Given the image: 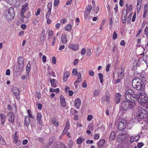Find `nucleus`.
Wrapping results in <instances>:
<instances>
[{"label": "nucleus", "instance_id": "obj_1", "mask_svg": "<svg viewBox=\"0 0 148 148\" xmlns=\"http://www.w3.org/2000/svg\"><path fill=\"white\" fill-rule=\"evenodd\" d=\"M133 87L139 90L138 92H142L144 91L145 85L144 82L138 77L134 78L132 82Z\"/></svg>", "mask_w": 148, "mask_h": 148}, {"label": "nucleus", "instance_id": "obj_2", "mask_svg": "<svg viewBox=\"0 0 148 148\" xmlns=\"http://www.w3.org/2000/svg\"><path fill=\"white\" fill-rule=\"evenodd\" d=\"M15 15L14 10L12 7L9 8L6 10L5 13V17L9 21L12 20Z\"/></svg>", "mask_w": 148, "mask_h": 148}, {"label": "nucleus", "instance_id": "obj_3", "mask_svg": "<svg viewBox=\"0 0 148 148\" xmlns=\"http://www.w3.org/2000/svg\"><path fill=\"white\" fill-rule=\"evenodd\" d=\"M146 93L145 91H142V92H138V96H139L138 102L141 104H145L147 103L148 98L145 96Z\"/></svg>", "mask_w": 148, "mask_h": 148}, {"label": "nucleus", "instance_id": "obj_4", "mask_svg": "<svg viewBox=\"0 0 148 148\" xmlns=\"http://www.w3.org/2000/svg\"><path fill=\"white\" fill-rule=\"evenodd\" d=\"M148 116L147 111L145 109L140 108V110L138 111L137 117L141 119L146 118Z\"/></svg>", "mask_w": 148, "mask_h": 148}, {"label": "nucleus", "instance_id": "obj_5", "mask_svg": "<svg viewBox=\"0 0 148 148\" xmlns=\"http://www.w3.org/2000/svg\"><path fill=\"white\" fill-rule=\"evenodd\" d=\"M134 91L131 89H128L125 92V99L127 101H130L132 100V97Z\"/></svg>", "mask_w": 148, "mask_h": 148}, {"label": "nucleus", "instance_id": "obj_6", "mask_svg": "<svg viewBox=\"0 0 148 148\" xmlns=\"http://www.w3.org/2000/svg\"><path fill=\"white\" fill-rule=\"evenodd\" d=\"M8 121L12 124H13L14 123L15 117L14 114L11 112H9L7 115Z\"/></svg>", "mask_w": 148, "mask_h": 148}, {"label": "nucleus", "instance_id": "obj_7", "mask_svg": "<svg viewBox=\"0 0 148 148\" xmlns=\"http://www.w3.org/2000/svg\"><path fill=\"white\" fill-rule=\"evenodd\" d=\"M128 102L125 100H122L121 103V109L123 110H128Z\"/></svg>", "mask_w": 148, "mask_h": 148}, {"label": "nucleus", "instance_id": "obj_8", "mask_svg": "<svg viewBox=\"0 0 148 148\" xmlns=\"http://www.w3.org/2000/svg\"><path fill=\"white\" fill-rule=\"evenodd\" d=\"M12 90L13 93L17 99H19L20 97L19 95L20 93L19 90L16 87H13L12 89Z\"/></svg>", "mask_w": 148, "mask_h": 148}, {"label": "nucleus", "instance_id": "obj_9", "mask_svg": "<svg viewBox=\"0 0 148 148\" xmlns=\"http://www.w3.org/2000/svg\"><path fill=\"white\" fill-rule=\"evenodd\" d=\"M18 67L20 69H22L24 65V60L22 56H20L18 60Z\"/></svg>", "mask_w": 148, "mask_h": 148}, {"label": "nucleus", "instance_id": "obj_10", "mask_svg": "<svg viewBox=\"0 0 148 148\" xmlns=\"http://www.w3.org/2000/svg\"><path fill=\"white\" fill-rule=\"evenodd\" d=\"M42 117V115L41 113L40 112H38L37 114L36 119L39 124L41 126L43 125V122L41 119Z\"/></svg>", "mask_w": 148, "mask_h": 148}, {"label": "nucleus", "instance_id": "obj_11", "mask_svg": "<svg viewBox=\"0 0 148 148\" xmlns=\"http://www.w3.org/2000/svg\"><path fill=\"white\" fill-rule=\"evenodd\" d=\"M82 81L81 75L80 73H78L77 75V80L74 83V84L76 88L78 86V84Z\"/></svg>", "mask_w": 148, "mask_h": 148}, {"label": "nucleus", "instance_id": "obj_12", "mask_svg": "<svg viewBox=\"0 0 148 148\" xmlns=\"http://www.w3.org/2000/svg\"><path fill=\"white\" fill-rule=\"evenodd\" d=\"M69 48L73 50L77 51L79 49V46L78 45L71 44L69 45Z\"/></svg>", "mask_w": 148, "mask_h": 148}, {"label": "nucleus", "instance_id": "obj_13", "mask_svg": "<svg viewBox=\"0 0 148 148\" xmlns=\"http://www.w3.org/2000/svg\"><path fill=\"white\" fill-rule=\"evenodd\" d=\"M81 105V100L79 98L75 99V106L77 109L79 108Z\"/></svg>", "mask_w": 148, "mask_h": 148}, {"label": "nucleus", "instance_id": "obj_14", "mask_svg": "<svg viewBox=\"0 0 148 148\" xmlns=\"http://www.w3.org/2000/svg\"><path fill=\"white\" fill-rule=\"evenodd\" d=\"M60 98L61 106L63 107H65L66 106V102L65 101V99L64 97L62 95H61L60 96Z\"/></svg>", "mask_w": 148, "mask_h": 148}, {"label": "nucleus", "instance_id": "obj_15", "mask_svg": "<svg viewBox=\"0 0 148 148\" xmlns=\"http://www.w3.org/2000/svg\"><path fill=\"white\" fill-rule=\"evenodd\" d=\"M143 54L144 61L146 63L147 66L148 67V51H146L145 53H143Z\"/></svg>", "mask_w": 148, "mask_h": 148}, {"label": "nucleus", "instance_id": "obj_16", "mask_svg": "<svg viewBox=\"0 0 148 148\" xmlns=\"http://www.w3.org/2000/svg\"><path fill=\"white\" fill-rule=\"evenodd\" d=\"M30 123V120L29 117L28 116H26L24 119L25 125L28 127Z\"/></svg>", "mask_w": 148, "mask_h": 148}, {"label": "nucleus", "instance_id": "obj_17", "mask_svg": "<svg viewBox=\"0 0 148 148\" xmlns=\"http://www.w3.org/2000/svg\"><path fill=\"white\" fill-rule=\"evenodd\" d=\"M0 116L1 123V124L3 125L5 122L6 119V116L3 113H1L0 114Z\"/></svg>", "mask_w": 148, "mask_h": 148}, {"label": "nucleus", "instance_id": "obj_18", "mask_svg": "<svg viewBox=\"0 0 148 148\" xmlns=\"http://www.w3.org/2000/svg\"><path fill=\"white\" fill-rule=\"evenodd\" d=\"M70 73L69 71H67L64 73L63 77V80L64 82L67 81L68 78L70 76Z\"/></svg>", "mask_w": 148, "mask_h": 148}, {"label": "nucleus", "instance_id": "obj_19", "mask_svg": "<svg viewBox=\"0 0 148 148\" xmlns=\"http://www.w3.org/2000/svg\"><path fill=\"white\" fill-rule=\"evenodd\" d=\"M115 101L117 103H119L120 101V94L117 93L115 95Z\"/></svg>", "mask_w": 148, "mask_h": 148}, {"label": "nucleus", "instance_id": "obj_20", "mask_svg": "<svg viewBox=\"0 0 148 148\" xmlns=\"http://www.w3.org/2000/svg\"><path fill=\"white\" fill-rule=\"evenodd\" d=\"M128 110L129 109H132L135 107L136 105V103L134 102L130 101V102H128Z\"/></svg>", "mask_w": 148, "mask_h": 148}, {"label": "nucleus", "instance_id": "obj_21", "mask_svg": "<svg viewBox=\"0 0 148 148\" xmlns=\"http://www.w3.org/2000/svg\"><path fill=\"white\" fill-rule=\"evenodd\" d=\"M137 136L138 137V138L137 139L135 136H132L130 137V142L131 143H132L134 141H137L140 138V136H139V134H138L137 135Z\"/></svg>", "mask_w": 148, "mask_h": 148}, {"label": "nucleus", "instance_id": "obj_22", "mask_svg": "<svg viewBox=\"0 0 148 148\" xmlns=\"http://www.w3.org/2000/svg\"><path fill=\"white\" fill-rule=\"evenodd\" d=\"M61 41L63 44H65L67 42L66 36L65 34H63L62 35Z\"/></svg>", "mask_w": 148, "mask_h": 148}, {"label": "nucleus", "instance_id": "obj_23", "mask_svg": "<svg viewBox=\"0 0 148 148\" xmlns=\"http://www.w3.org/2000/svg\"><path fill=\"white\" fill-rule=\"evenodd\" d=\"M105 143V140L104 139H102L99 141L98 144V147H102Z\"/></svg>", "mask_w": 148, "mask_h": 148}, {"label": "nucleus", "instance_id": "obj_24", "mask_svg": "<svg viewBox=\"0 0 148 148\" xmlns=\"http://www.w3.org/2000/svg\"><path fill=\"white\" fill-rule=\"evenodd\" d=\"M137 95L135 94L134 92V94H133L132 97L134 99V100H133V101H138V99H139V96H138V92H137Z\"/></svg>", "mask_w": 148, "mask_h": 148}, {"label": "nucleus", "instance_id": "obj_25", "mask_svg": "<svg viewBox=\"0 0 148 148\" xmlns=\"http://www.w3.org/2000/svg\"><path fill=\"white\" fill-rule=\"evenodd\" d=\"M127 125V122L125 120H122L121 121V126H122V129L125 128Z\"/></svg>", "mask_w": 148, "mask_h": 148}, {"label": "nucleus", "instance_id": "obj_26", "mask_svg": "<svg viewBox=\"0 0 148 148\" xmlns=\"http://www.w3.org/2000/svg\"><path fill=\"white\" fill-rule=\"evenodd\" d=\"M21 16V20L22 21L25 23H26L29 20L28 18L26 17L24 15Z\"/></svg>", "mask_w": 148, "mask_h": 148}, {"label": "nucleus", "instance_id": "obj_27", "mask_svg": "<svg viewBox=\"0 0 148 148\" xmlns=\"http://www.w3.org/2000/svg\"><path fill=\"white\" fill-rule=\"evenodd\" d=\"M116 137V135L115 133L114 132H112L110 134V136L109 140L110 141H112L114 140Z\"/></svg>", "mask_w": 148, "mask_h": 148}, {"label": "nucleus", "instance_id": "obj_28", "mask_svg": "<svg viewBox=\"0 0 148 148\" xmlns=\"http://www.w3.org/2000/svg\"><path fill=\"white\" fill-rule=\"evenodd\" d=\"M85 140L84 138H83L81 137H79L77 140V144H81Z\"/></svg>", "mask_w": 148, "mask_h": 148}, {"label": "nucleus", "instance_id": "obj_29", "mask_svg": "<svg viewBox=\"0 0 148 148\" xmlns=\"http://www.w3.org/2000/svg\"><path fill=\"white\" fill-rule=\"evenodd\" d=\"M17 132H15L14 133V136L13 137V142L15 143H16L18 140L17 138Z\"/></svg>", "mask_w": 148, "mask_h": 148}, {"label": "nucleus", "instance_id": "obj_30", "mask_svg": "<svg viewBox=\"0 0 148 148\" xmlns=\"http://www.w3.org/2000/svg\"><path fill=\"white\" fill-rule=\"evenodd\" d=\"M70 126V123L69 120H67L66 121V124L65 125V127L64 128V130L66 131L67 132Z\"/></svg>", "mask_w": 148, "mask_h": 148}, {"label": "nucleus", "instance_id": "obj_31", "mask_svg": "<svg viewBox=\"0 0 148 148\" xmlns=\"http://www.w3.org/2000/svg\"><path fill=\"white\" fill-rule=\"evenodd\" d=\"M100 92L99 90L95 89L93 91V96L94 97H97L100 94Z\"/></svg>", "mask_w": 148, "mask_h": 148}, {"label": "nucleus", "instance_id": "obj_32", "mask_svg": "<svg viewBox=\"0 0 148 148\" xmlns=\"http://www.w3.org/2000/svg\"><path fill=\"white\" fill-rule=\"evenodd\" d=\"M106 101L107 103H109L110 102L109 97L108 96H106L105 97H103L102 99V101Z\"/></svg>", "mask_w": 148, "mask_h": 148}, {"label": "nucleus", "instance_id": "obj_33", "mask_svg": "<svg viewBox=\"0 0 148 148\" xmlns=\"http://www.w3.org/2000/svg\"><path fill=\"white\" fill-rule=\"evenodd\" d=\"M60 91L59 88H57L56 89H53L52 88H50L49 89V92H55L56 93H58Z\"/></svg>", "mask_w": 148, "mask_h": 148}, {"label": "nucleus", "instance_id": "obj_34", "mask_svg": "<svg viewBox=\"0 0 148 148\" xmlns=\"http://www.w3.org/2000/svg\"><path fill=\"white\" fill-rule=\"evenodd\" d=\"M50 82L51 86L53 87H56L57 85L56 82V80L53 79L50 80Z\"/></svg>", "mask_w": 148, "mask_h": 148}, {"label": "nucleus", "instance_id": "obj_35", "mask_svg": "<svg viewBox=\"0 0 148 148\" xmlns=\"http://www.w3.org/2000/svg\"><path fill=\"white\" fill-rule=\"evenodd\" d=\"M0 144L5 145H6V143L2 137L0 135Z\"/></svg>", "mask_w": 148, "mask_h": 148}, {"label": "nucleus", "instance_id": "obj_36", "mask_svg": "<svg viewBox=\"0 0 148 148\" xmlns=\"http://www.w3.org/2000/svg\"><path fill=\"white\" fill-rule=\"evenodd\" d=\"M98 77L100 79V81L101 84L103 83V76L101 73H99L98 74Z\"/></svg>", "mask_w": 148, "mask_h": 148}, {"label": "nucleus", "instance_id": "obj_37", "mask_svg": "<svg viewBox=\"0 0 148 148\" xmlns=\"http://www.w3.org/2000/svg\"><path fill=\"white\" fill-rule=\"evenodd\" d=\"M72 27L71 24L67 25L65 27V29L67 31H70L72 29Z\"/></svg>", "mask_w": 148, "mask_h": 148}, {"label": "nucleus", "instance_id": "obj_38", "mask_svg": "<svg viewBox=\"0 0 148 148\" xmlns=\"http://www.w3.org/2000/svg\"><path fill=\"white\" fill-rule=\"evenodd\" d=\"M120 142V139L119 137H118L117 138V141L116 143V145H118L116 147V148H120V143H119Z\"/></svg>", "mask_w": 148, "mask_h": 148}, {"label": "nucleus", "instance_id": "obj_39", "mask_svg": "<svg viewBox=\"0 0 148 148\" xmlns=\"http://www.w3.org/2000/svg\"><path fill=\"white\" fill-rule=\"evenodd\" d=\"M56 146L57 148H64L65 147V145L62 143L57 144Z\"/></svg>", "mask_w": 148, "mask_h": 148}, {"label": "nucleus", "instance_id": "obj_40", "mask_svg": "<svg viewBox=\"0 0 148 148\" xmlns=\"http://www.w3.org/2000/svg\"><path fill=\"white\" fill-rule=\"evenodd\" d=\"M53 124L56 127H58L59 125V123L56 119L53 120L52 121Z\"/></svg>", "mask_w": 148, "mask_h": 148}, {"label": "nucleus", "instance_id": "obj_41", "mask_svg": "<svg viewBox=\"0 0 148 148\" xmlns=\"http://www.w3.org/2000/svg\"><path fill=\"white\" fill-rule=\"evenodd\" d=\"M127 132L125 130H123L121 133V135L122 136L121 138H122V139H123L126 136Z\"/></svg>", "mask_w": 148, "mask_h": 148}, {"label": "nucleus", "instance_id": "obj_42", "mask_svg": "<svg viewBox=\"0 0 148 148\" xmlns=\"http://www.w3.org/2000/svg\"><path fill=\"white\" fill-rule=\"evenodd\" d=\"M48 71L47 73V75H52L54 73V72L52 71V70L51 69H49V68H48Z\"/></svg>", "mask_w": 148, "mask_h": 148}, {"label": "nucleus", "instance_id": "obj_43", "mask_svg": "<svg viewBox=\"0 0 148 148\" xmlns=\"http://www.w3.org/2000/svg\"><path fill=\"white\" fill-rule=\"evenodd\" d=\"M90 12L85 10L84 12V16L85 18H87L89 15L90 14Z\"/></svg>", "mask_w": 148, "mask_h": 148}, {"label": "nucleus", "instance_id": "obj_44", "mask_svg": "<svg viewBox=\"0 0 148 148\" xmlns=\"http://www.w3.org/2000/svg\"><path fill=\"white\" fill-rule=\"evenodd\" d=\"M92 9V8L91 5H88L86 7L85 10L90 12Z\"/></svg>", "mask_w": 148, "mask_h": 148}, {"label": "nucleus", "instance_id": "obj_45", "mask_svg": "<svg viewBox=\"0 0 148 148\" xmlns=\"http://www.w3.org/2000/svg\"><path fill=\"white\" fill-rule=\"evenodd\" d=\"M28 3H25L23 6L22 9L27 11L28 10Z\"/></svg>", "mask_w": 148, "mask_h": 148}, {"label": "nucleus", "instance_id": "obj_46", "mask_svg": "<svg viewBox=\"0 0 148 148\" xmlns=\"http://www.w3.org/2000/svg\"><path fill=\"white\" fill-rule=\"evenodd\" d=\"M53 33L52 30H50L48 33V39L49 40L51 38L50 37L51 36H53Z\"/></svg>", "mask_w": 148, "mask_h": 148}, {"label": "nucleus", "instance_id": "obj_47", "mask_svg": "<svg viewBox=\"0 0 148 148\" xmlns=\"http://www.w3.org/2000/svg\"><path fill=\"white\" fill-rule=\"evenodd\" d=\"M27 112L28 113V116L29 117V118H34V117L33 116L32 114L31 113V111L30 110H27Z\"/></svg>", "mask_w": 148, "mask_h": 148}, {"label": "nucleus", "instance_id": "obj_48", "mask_svg": "<svg viewBox=\"0 0 148 148\" xmlns=\"http://www.w3.org/2000/svg\"><path fill=\"white\" fill-rule=\"evenodd\" d=\"M100 134H94V138L95 139L97 140L99 138Z\"/></svg>", "mask_w": 148, "mask_h": 148}, {"label": "nucleus", "instance_id": "obj_49", "mask_svg": "<svg viewBox=\"0 0 148 148\" xmlns=\"http://www.w3.org/2000/svg\"><path fill=\"white\" fill-rule=\"evenodd\" d=\"M124 72L123 69L121 67V79H123L124 77Z\"/></svg>", "mask_w": 148, "mask_h": 148}, {"label": "nucleus", "instance_id": "obj_50", "mask_svg": "<svg viewBox=\"0 0 148 148\" xmlns=\"http://www.w3.org/2000/svg\"><path fill=\"white\" fill-rule=\"evenodd\" d=\"M144 145V144L142 142L138 143L137 144L138 148H141Z\"/></svg>", "mask_w": 148, "mask_h": 148}, {"label": "nucleus", "instance_id": "obj_51", "mask_svg": "<svg viewBox=\"0 0 148 148\" xmlns=\"http://www.w3.org/2000/svg\"><path fill=\"white\" fill-rule=\"evenodd\" d=\"M91 52L90 49H88L87 50L86 54L89 57H90L91 55Z\"/></svg>", "mask_w": 148, "mask_h": 148}, {"label": "nucleus", "instance_id": "obj_52", "mask_svg": "<svg viewBox=\"0 0 148 148\" xmlns=\"http://www.w3.org/2000/svg\"><path fill=\"white\" fill-rule=\"evenodd\" d=\"M26 70L27 71H30L31 70V64L30 63H28L26 67Z\"/></svg>", "mask_w": 148, "mask_h": 148}, {"label": "nucleus", "instance_id": "obj_53", "mask_svg": "<svg viewBox=\"0 0 148 148\" xmlns=\"http://www.w3.org/2000/svg\"><path fill=\"white\" fill-rule=\"evenodd\" d=\"M68 146L69 147L71 148L72 147L73 145V143L71 140H70L68 142Z\"/></svg>", "mask_w": 148, "mask_h": 148}, {"label": "nucleus", "instance_id": "obj_54", "mask_svg": "<svg viewBox=\"0 0 148 148\" xmlns=\"http://www.w3.org/2000/svg\"><path fill=\"white\" fill-rule=\"evenodd\" d=\"M8 3L10 4H14L16 2V0H8Z\"/></svg>", "mask_w": 148, "mask_h": 148}, {"label": "nucleus", "instance_id": "obj_55", "mask_svg": "<svg viewBox=\"0 0 148 148\" xmlns=\"http://www.w3.org/2000/svg\"><path fill=\"white\" fill-rule=\"evenodd\" d=\"M72 74L74 75H76L77 74V71L76 69L74 68L72 71Z\"/></svg>", "mask_w": 148, "mask_h": 148}, {"label": "nucleus", "instance_id": "obj_56", "mask_svg": "<svg viewBox=\"0 0 148 148\" xmlns=\"http://www.w3.org/2000/svg\"><path fill=\"white\" fill-rule=\"evenodd\" d=\"M54 137L52 136L49 138V145H50L53 143V142L54 140Z\"/></svg>", "mask_w": 148, "mask_h": 148}, {"label": "nucleus", "instance_id": "obj_57", "mask_svg": "<svg viewBox=\"0 0 148 148\" xmlns=\"http://www.w3.org/2000/svg\"><path fill=\"white\" fill-rule=\"evenodd\" d=\"M56 41V37L55 36H53V40L52 41V43L51 45L53 46H54L55 44V42Z\"/></svg>", "mask_w": 148, "mask_h": 148}, {"label": "nucleus", "instance_id": "obj_58", "mask_svg": "<svg viewBox=\"0 0 148 148\" xmlns=\"http://www.w3.org/2000/svg\"><path fill=\"white\" fill-rule=\"evenodd\" d=\"M127 11L126 9H124L123 11L122 12V15L123 16H127Z\"/></svg>", "mask_w": 148, "mask_h": 148}, {"label": "nucleus", "instance_id": "obj_59", "mask_svg": "<svg viewBox=\"0 0 148 148\" xmlns=\"http://www.w3.org/2000/svg\"><path fill=\"white\" fill-rule=\"evenodd\" d=\"M52 3L51 2L49 3L47 5V7L48 10H51Z\"/></svg>", "mask_w": 148, "mask_h": 148}, {"label": "nucleus", "instance_id": "obj_60", "mask_svg": "<svg viewBox=\"0 0 148 148\" xmlns=\"http://www.w3.org/2000/svg\"><path fill=\"white\" fill-rule=\"evenodd\" d=\"M144 32L145 34L148 36V26H147L144 30Z\"/></svg>", "mask_w": 148, "mask_h": 148}, {"label": "nucleus", "instance_id": "obj_61", "mask_svg": "<svg viewBox=\"0 0 148 148\" xmlns=\"http://www.w3.org/2000/svg\"><path fill=\"white\" fill-rule=\"evenodd\" d=\"M59 3V0H55L53 5L55 6H57Z\"/></svg>", "mask_w": 148, "mask_h": 148}, {"label": "nucleus", "instance_id": "obj_62", "mask_svg": "<svg viewBox=\"0 0 148 148\" xmlns=\"http://www.w3.org/2000/svg\"><path fill=\"white\" fill-rule=\"evenodd\" d=\"M93 118V116L92 115L90 114L88 115L87 120L88 121H91Z\"/></svg>", "mask_w": 148, "mask_h": 148}, {"label": "nucleus", "instance_id": "obj_63", "mask_svg": "<svg viewBox=\"0 0 148 148\" xmlns=\"http://www.w3.org/2000/svg\"><path fill=\"white\" fill-rule=\"evenodd\" d=\"M113 38L114 39H115L117 38V34L116 33V32H114L113 34Z\"/></svg>", "mask_w": 148, "mask_h": 148}, {"label": "nucleus", "instance_id": "obj_64", "mask_svg": "<svg viewBox=\"0 0 148 148\" xmlns=\"http://www.w3.org/2000/svg\"><path fill=\"white\" fill-rule=\"evenodd\" d=\"M36 97L39 99H40L41 98L40 93L39 92H37L36 93Z\"/></svg>", "mask_w": 148, "mask_h": 148}]
</instances>
